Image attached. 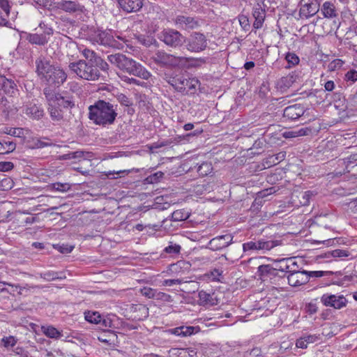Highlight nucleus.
<instances>
[{
    "mask_svg": "<svg viewBox=\"0 0 357 357\" xmlns=\"http://www.w3.org/2000/svg\"><path fill=\"white\" fill-rule=\"evenodd\" d=\"M107 60L119 69L130 75L147 80L151 77V73L141 63L123 54H114L107 56Z\"/></svg>",
    "mask_w": 357,
    "mask_h": 357,
    "instance_id": "1",
    "label": "nucleus"
},
{
    "mask_svg": "<svg viewBox=\"0 0 357 357\" xmlns=\"http://www.w3.org/2000/svg\"><path fill=\"white\" fill-rule=\"evenodd\" d=\"M116 115L114 106L103 100L89 107V119L97 125L112 124Z\"/></svg>",
    "mask_w": 357,
    "mask_h": 357,
    "instance_id": "2",
    "label": "nucleus"
},
{
    "mask_svg": "<svg viewBox=\"0 0 357 357\" xmlns=\"http://www.w3.org/2000/svg\"><path fill=\"white\" fill-rule=\"evenodd\" d=\"M45 94L48 102V112L53 121H59L63 118L64 109L73 107L68 99L59 93L45 90Z\"/></svg>",
    "mask_w": 357,
    "mask_h": 357,
    "instance_id": "3",
    "label": "nucleus"
},
{
    "mask_svg": "<svg viewBox=\"0 0 357 357\" xmlns=\"http://www.w3.org/2000/svg\"><path fill=\"white\" fill-rule=\"evenodd\" d=\"M68 68L73 73L83 79L95 81L100 77L98 68L92 63L84 60L69 62Z\"/></svg>",
    "mask_w": 357,
    "mask_h": 357,
    "instance_id": "4",
    "label": "nucleus"
},
{
    "mask_svg": "<svg viewBox=\"0 0 357 357\" xmlns=\"http://www.w3.org/2000/svg\"><path fill=\"white\" fill-rule=\"evenodd\" d=\"M258 275L263 282H269L275 285V288L282 289L286 284V276L280 274L279 271L271 264H263L257 268Z\"/></svg>",
    "mask_w": 357,
    "mask_h": 357,
    "instance_id": "5",
    "label": "nucleus"
},
{
    "mask_svg": "<svg viewBox=\"0 0 357 357\" xmlns=\"http://www.w3.org/2000/svg\"><path fill=\"white\" fill-rule=\"evenodd\" d=\"M281 243L282 241L280 240H268L265 238L253 239L252 241L244 243L243 244V250L245 252L259 251L265 252L281 245Z\"/></svg>",
    "mask_w": 357,
    "mask_h": 357,
    "instance_id": "6",
    "label": "nucleus"
},
{
    "mask_svg": "<svg viewBox=\"0 0 357 357\" xmlns=\"http://www.w3.org/2000/svg\"><path fill=\"white\" fill-rule=\"evenodd\" d=\"M158 38L166 45L174 48L181 47L185 41V37L173 29H163L158 33Z\"/></svg>",
    "mask_w": 357,
    "mask_h": 357,
    "instance_id": "7",
    "label": "nucleus"
},
{
    "mask_svg": "<svg viewBox=\"0 0 357 357\" xmlns=\"http://www.w3.org/2000/svg\"><path fill=\"white\" fill-rule=\"evenodd\" d=\"M186 49L195 53H199L205 50L208 45L206 36L199 32H193L189 38L184 41Z\"/></svg>",
    "mask_w": 357,
    "mask_h": 357,
    "instance_id": "8",
    "label": "nucleus"
},
{
    "mask_svg": "<svg viewBox=\"0 0 357 357\" xmlns=\"http://www.w3.org/2000/svg\"><path fill=\"white\" fill-rule=\"evenodd\" d=\"M291 287H300L308 282L307 271H298L294 267L286 276V281Z\"/></svg>",
    "mask_w": 357,
    "mask_h": 357,
    "instance_id": "9",
    "label": "nucleus"
},
{
    "mask_svg": "<svg viewBox=\"0 0 357 357\" xmlns=\"http://www.w3.org/2000/svg\"><path fill=\"white\" fill-rule=\"evenodd\" d=\"M321 302L326 307L341 309L347 305V300L342 295L324 294L321 297Z\"/></svg>",
    "mask_w": 357,
    "mask_h": 357,
    "instance_id": "10",
    "label": "nucleus"
},
{
    "mask_svg": "<svg viewBox=\"0 0 357 357\" xmlns=\"http://www.w3.org/2000/svg\"><path fill=\"white\" fill-rule=\"evenodd\" d=\"M94 40L102 45L120 48L111 31H98L95 33Z\"/></svg>",
    "mask_w": 357,
    "mask_h": 357,
    "instance_id": "11",
    "label": "nucleus"
},
{
    "mask_svg": "<svg viewBox=\"0 0 357 357\" xmlns=\"http://www.w3.org/2000/svg\"><path fill=\"white\" fill-rule=\"evenodd\" d=\"M232 241L233 236L231 234L218 236L210 240L206 248L211 250H220L231 245Z\"/></svg>",
    "mask_w": 357,
    "mask_h": 357,
    "instance_id": "12",
    "label": "nucleus"
},
{
    "mask_svg": "<svg viewBox=\"0 0 357 357\" xmlns=\"http://www.w3.org/2000/svg\"><path fill=\"white\" fill-rule=\"evenodd\" d=\"M199 84V82L197 78H185L178 77L174 80V85L177 90L182 92H188L192 89H195Z\"/></svg>",
    "mask_w": 357,
    "mask_h": 357,
    "instance_id": "13",
    "label": "nucleus"
},
{
    "mask_svg": "<svg viewBox=\"0 0 357 357\" xmlns=\"http://www.w3.org/2000/svg\"><path fill=\"white\" fill-rule=\"evenodd\" d=\"M153 59L157 63L162 66H178V57L162 51H158L153 56Z\"/></svg>",
    "mask_w": 357,
    "mask_h": 357,
    "instance_id": "14",
    "label": "nucleus"
},
{
    "mask_svg": "<svg viewBox=\"0 0 357 357\" xmlns=\"http://www.w3.org/2000/svg\"><path fill=\"white\" fill-rule=\"evenodd\" d=\"M67 78L65 71L60 67H54L47 78L45 79L50 84L60 85L63 84Z\"/></svg>",
    "mask_w": 357,
    "mask_h": 357,
    "instance_id": "15",
    "label": "nucleus"
},
{
    "mask_svg": "<svg viewBox=\"0 0 357 357\" xmlns=\"http://www.w3.org/2000/svg\"><path fill=\"white\" fill-rule=\"evenodd\" d=\"M267 10L262 7L260 3H257L254 7L252 15L255 18L253 23V28L255 29H261L263 26L265 17L266 11Z\"/></svg>",
    "mask_w": 357,
    "mask_h": 357,
    "instance_id": "16",
    "label": "nucleus"
},
{
    "mask_svg": "<svg viewBox=\"0 0 357 357\" xmlns=\"http://www.w3.org/2000/svg\"><path fill=\"white\" fill-rule=\"evenodd\" d=\"M121 9L127 13L139 11L144 5V0H118Z\"/></svg>",
    "mask_w": 357,
    "mask_h": 357,
    "instance_id": "17",
    "label": "nucleus"
},
{
    "mask_svg": "<svg viewBox=\"0 0 357 357\" xmlns=\"http://www.w3.org/2000/svg\"><path fill=\"white\" fill-rule=\"evenodd\" d=\"M297 263L290 259H282L275 263L273 268L282 275L287 276L294 267H297Z\"/></svg>",
    "mask_w": 357,
    "mask_h": 357,
    "instance_id": "18",
    "label": "nucleus"
},
{
    "mask_svg": "<svg viewBox=\"0 0 357 357\" xmlns=\"http://www.w3.org/2000/svg\"><path fill=\"white\" fill-rule=\"evenodd\" d=\"M174 23L183 29H193L199 26V23L195 18L183 15L177 16Z\"/></svg>",
    "mask_w": 357,
    "mask_h": 357,
    "instance_id": "19",
    "label": "nucleus"
},
{
    "mask_svg": "<svg viewBox=\"0 0 357 357\" xmlns=\"http://www.w3.org/2000/svg\"><path fill=\"white\" fill-rule=\"evenodd\" d=\"M206 62V59L202 57H178V66H182L186 68H198L202 66Z\"/></svg>",
    "mask_w": 357,
    "mask_h": 357,
    "instance_id": "20",
    "label": "nucleus"
},
{
    "mask_svg": "<svg viewBox=\"0 0 357 357\" xmlns=\"http://www.w3.org/2000/svg\"><path fill=\"white\" fill-rule=\"evenodd\" d=\"M54 67L46 60H39L36 62L37 73L41 79L45 80L47 78V75H50Z\"/></svg>",
    "mask_w": 357,
    "mask_h": 357,
    "instance_id": "21",
    "label": "nucleus"
},
{
    "mask_svg": "<svg viewBox=\"0 0 357 357\" xmlns=\"http://www.w3.org/2000/svg\"><path fill=\"white\" fill-rule=\"evenodd\" d=\"M55 9H60L68 13L82 11V6L73 1H61L56 3Z\"/></svg>",
    "mask_w": 357,
    "mask_h": 357,
    "instance_id": "22",
    "label": "nucleus"
},
{
    "mask_svg": "<svg viewBox=\"0 0 357 357\" xmlns=\"http://www.w3.org/2000/svg\"><path fill=\"white\" fill-rule=\"evenodd\" d=\"M16 91V84L11 79H7L4 76H0V93L13 95Z\"/></svg>",
    "mask_w": 357,
    "mask_h": 357,
    "instance_id": "23",
    "label": "nucleus"
},
{
    "mask_svg": "<svg viewBox=\"0 0 357 357\" xmlns=\"http://www.w3.org/2000/svg\"><path fill=\"white\" fill-rule=\"evenodd\" d=\"M318 10L319 7L316 3H305L301 6L299 10V14L301 17L307 19L310 17H312L314 15H315Z\"/></svg>",
    "mask_w": 357,
    "mask_h": 357,
    "instance_id": "24",
    "label": "nucleus"
},
{
    "mask_svg": "<svg viewBox=\"0 0 357 357\" xmlns=\"http://www.w3.org/2000/svg\"><path fill=\"white\" fill-rule=\"evenodd\" d=\"M69 48L73 50L77 49L82 56L89 61V62L91 63V61H95L97 58L96 54L93 50L85 48L83 46H78L76 43H70Z\"/></svg>",
    "mask_w": 357,
    "mask_h": 357,
    "instance_id": "25",
    "label": "nucleus"
},
{
    "mask_svg": "<svg viewBox=\"0 0 357 357\" xmlns=\"http://www.w3.org/2000/svg\"><path fill=\"white\" fill-rule=\"evenodd\" d=\"M303 114V109L297 105L289 106L284 110V116L291 119H296L302 116Z\"/></svg>",
    "mask_w": 357,
    "mask_h": 357,
    "instance_id": "26",
    "label": "nucleus"
},
{
    "mask_svg": "<svg viewBox=\"0 0 357 357\" xmlns=\"http://www.w3.org/2000/svg\"><path fill=\"white\" fill-rule=\"evenodd\" d=\"M199 301L203 305H214L217 304V299L214 297V294H211L204 290H201L198 294Z\"/></svg>",
    "mask_w": 357,
    "mask_h": 357,
    "instance_id": "27",
    "label": "nucleus"
},
{
    "mask_svg": "<svg viewBox=\"0 0 357 357\" xmlns=\"http://www.w3.org/2000/svg\"><path fill=\"white\" fill-rule=\"evenodd\" d=\"M319 340V337L317 335H303L296 340V345L298 348L306 349L309 344L314 343Z\"/></svg>",
    "mask_w": 357,
    "mask_h": 357,
    "instance_id": "28",
    "label": "nucleus"
},
{
    "mask_svg": "<svg viewBox=\"0 0 357 357\" xmlns=\"http://www.w3.org/2000/svg\"><path fill=\"white\" fill-rule=\"evenodd\" d=\"M321 11L326 18H333L337 16L335 6L330 1H325L323 3Z\"/></svg>",
    "mask_w": 357,
    "mask_h": 357,
    "instance_id": "29",
    "label": "nucleus"
},
{
    "mask_svg": "<svg viewBox=\"0 0 357 357\" xmlns=\"http://www.w3.org/2000/svg\"><path fill=\"white\" fill-rule=\"evenodd\" d=\"M310 132L307 128H296L291 130L284 131L282 136L284 138H295L298 137L307 135Z\"/></svg>",
    "mask_w": 357,
    "mask_h": 357,
    "instance_id": "30",
    "label": "nucleus"
},
{
    "mask_svg": "<svg viewBox=\"0 0 357 357\" xmlns=\"http://www.w3.org/2000/svg\"><path fill=\"white\" fill-rule=\"evenodd\" d=\"M25 113L29 116L35 119H39L43 116V109L36 105H30L29 106H27Z\"/></svg>",
    "mask_w": 357,
    "mask_h": 357,
    "instance_id": "31",
    "label": "nucleus"
},
{
    "mask_svg": "<svg viewBox=\"0 0 357 357\" xmlns=\"http://www.w3.org/2000/svg\"><path fill=\"white\" fill-rule=\"evenodd\" d=\"M41 278L47 281H52L54 280H63L66 278V275L63 273L61 272H54L52 271H49L40 274Z\"/></svg>",
    "mask_w": 357,
    "mask_h": 357,
    "instance_id": "32",
    "label": "nucleus"
},
{
    "mask_svg": "<svg viewBox=\"0 0 357 357\" xmlns=\"http://www.w3.org/2000/svg\"><path fill=\"white\" fill-rule=\"evenodd\" d=\"M41 330L43 333L50 338L58 339L62 336L61 332L52 326H43Z\"/></svg>",
    "mask_w": 357,
    "mask_h": 357,
    "instance_id": "33",
    "label": "nucleus"
},
{
    "mask_svg": "<svg viewBox=\"0 0 357 357\" xmlns=\"http://www.w3.org/2000/svg\"><path fill=\"white\" fill-rule=\"evenodd\" d=\"M28 40L30 43L36 45H44L47 43V38H45V35L39 33V31L36 33L29 34Z\"/></svg>",
    "mask_w": 357,
    "mask_h": 357,
    "instance_id": "34",
    "label": "nucleus"
},
{
    "mask_svg": "<svg viewBox=\"0 0 357 357\" xmlns=\"http://www.w3.org/2000/svg\"><path fill=\"white\" fill-rule=\"evenodd\" d=\"M350 255V252L347 250H340V249H337V250H333L332 252H328L327 253L325 254L324 256L323 255H319L318 256V258H329V257H340V258H342V257H347Z\"/></svg>",
    "mask_w": 357,
    "mask_h": 357,
    "instance_id": "35",
    "label": "nucleus"
},
{
    "mask_svg": "<svg viewBox=\"0 0 357 357\" xmlns=\"http://www.w3.org/2000/svg\"><path fill=\"white\" fill-rule=\"evenodd\" d=\"M84 318L87 321L95 324H100L102 320V316L98 312H85Z\"/></svg>",
    "mask_w": 357,
    "mask_h": 357,
    "instance_id": "36",
    "label": "nucleus"
},
{
    "mask_svg": "<svg viewBox=\"0 0 357 357\" xmlns=\"http://www.w3.org/2000/svg\"><path fill=\"white\" fill-rule=\"evenodd\" d=\"M331 275H342L341 272H333V271H307V275L308 278V281L310 278H321L323 276H328Z\"/></svg>",
    "mask_w": 357,
    "mask_h": 357,
    "instance_id": "37",
    "label": "nucleus"
},
{
    "mask_svg": "<svg viewBox=\"0 0 357 357\" xmlns=\"http://www.w3.org/2000/svg\"><path fill=\"white\" fill-rule=\"evenodd\" d=\"M197 172L202 176H206L209 175L213 172V166L211 162H202L197 167Z\"/></svg>",
    "mask_w": 357,
    "mask_h": 357,
    "instance_id": "38",
    "label": "nucleus"
},
{
    "mask_svg": "<svg viewBox=\"0 0 357 357\" xmlns=\"http://www.w3.org/2000/svg\"><path fill=\"white\" fill-rule=\"evenodd\" d=\"M181 337H188L200 331L199 326H181Z\"/></svg>",
    "mask_w": 357,
    "mask_h": 357,
    "instance_id": "39",
    "label": "nucleus"
},
{
    "mask_svg": "<svg viewBox=\"0 0 357 357\" xmlns=\"http://www.w3.org/2000/svg\"><path fill=\"white\" fill-rule=\"evenodd\" d=\"M16 148V145L13 142H0V155L8 154L13 152Z\"/></svg>",
    "mask_w": 357,
    "mask_h": 357,
    "instance_id": "40",
    "label": "nucleus"
},
{
    "mask_svg": "<svg viewBox=\"0 0 357 357\" xmlns=\"http://www.w3.org/2000/svg\"><path fill=\"white\" fill-rule=\"evenodd\" d=\"M48 188L50 190H54L56 191L64 192L68 191L70 189L71 185L68 183L57 182V183H52L51 185H50L48 186Z\"/></svg>",
    "mask_w": 357,
    "mask_h": 357,
    "instance_id": "41",
    "label": "nucleus"
},
{
    "mask_svg": "<svg viewBox=\"0 0 357 357\" xmlns=\"http://www.w3.org/2000/svg\"><path fill=\"white\" fill-rule=\"evenodd\" d=\"M285 60L288 63L287 68H289L298 65L300 61L299 57L293 52L287 53Z\"/></svg>",
    "mask_w": 357,
    "mask_h": 357,
    "instance_id": "42",
    "label": "nucleus"
},
{
    "mask_svg": "<svg viewBox=\"0 0 357 357\" xmlns=\"http://www.w3.org/2000/svg\"><path fill=\"white\" fill-rule=\"evenodd\" d=\"M294 82V77L292 75H289L286 77H282L278 84L280 88H289Z\"/></svg>",
    "mask_w": 357,
    "mask_h": 357,
    "instance_id": "43",
    "label": "nucleus"
},
{
    "mask_svg": "<svg viewBox=\"0 0 357 357\" xmlns=\"http://www.w3.org/2000/svg\"><path fill=\"white\" fill-rule=\"evenodd\" d=\"M181 250V247L178 244L173 243L172 242L169 243V245L167 246L163 252L169 254V255H178L180 253Z\"/></svg>",
    "mask_w": 357,
    "mask_h": 357,
    "instance_id": "44",
    "label": "nucleus"
},
{
    "mask_svg": "<svg viewBox=\"0 0 357 357\" xmlns=\"http://www.w3.org/2000/svg\"><path fill=\"white\" fill-rule=\"evenodd\" d=\"M0 10L1 13H4L3 18L8 22V18L10 14V6L8 0H0Z\"/></svg>",
    "mask_w": 357,
    "mask_h": 357,
    "instance_id": "45",
    "label": "nucleus"
},
{
    "mask_svg": "<svg viewBox=\"0 0 357 357\" xmlns=\"http://www.w3.org/2000/svg\"><path fill=\"white\" fill-rule=\"evenodd\" d=\"M188 218V215L183 210H176L172 214V218L174 221L178 222L185 220Z\"/></svg>",
    "mask_w": 357,
    "mask_h": 357,
    "instance_id": "46",
    "label": "nucleus"
},
{
    "mask_svg": "<svg viewBox=\"0 0 357 357\" xmlns=\"http://www.w3.org/2000/svg\"><path fill=\"white\" fill-rule=\"evenodd\" d=\"M13 181L10 177H6L0 181V190L5 191L13 187Z\"/></svg>",
    "mask_w": 357,
    "mask_h": 357,
    "instance_id": "47",
    "label": "nucleus"
},
{
    "mask_svg": "<svg viewBox=\"0 0 357 357\" xmlns=\"http://www.w3.org/2000/svg\"><path fill=\"white\" fill-rule=\"evenodd\" d=\"M1 342L4 347L8 349L13 347L17 342V339L12 335L4 337L1 339Z\"/></svg>",
    "mask_w": 357,
    "mask_h": 357,
    "instance_id": "48",
    "label": "nucleus"
},
{
    "mask_svg": "<svg viewBox=\"0 0 357 357\" xmlns=\"http://www.w3.org/2000/svg\"><path fill=\"white\" fill-rule=\"evenodd\" d=\"M344 63V61L340 59H335L328 64V69L331 71H335L340 69Z\"/></svg>",
    "mask_w": 357,
    "mask_h": 357,
    "instance_id": "49",
    "label": "nucleus"
},
{
    "mask_svg": "<svg viewBox=\"0 0 357 357\" xmlns=\"http://www.w3.org/2000/svg\"><path fill=\"white\" fill-rule=\"evenodd\" d=\"M163 173L162 172H158L154 173L145 178V182L146 183H156L160 181V179L162 177Z\"/></svg>",
    "mask_w": 357,
    "mask_h": 357,
    "instance_id": "50",
    "label": "nucleus"
},
{
    "mask_svg": "<svg viewBox=\"0 0 357 357\" xmlns=\"http://www.w3.org/2000/svg\"><path fill=\"white\" fill-rule=\"evenodd\" d=\"M257 3H260L267 10H273L277 5L275 0H258Z\"/></svg>",
    "mask_w": 357,
    "mask_h": 357,
    "instance_id": "51",
    "label": "nucleus"
},
{
    "mask_svg": "<svg viewBox=\"0 0 357 357\" xmlns=\"http://www.w3.org/2000/svg\"><path fill=\"white\" fill-rule=\"evenodd\" d=\"M139 171V169H124V170H119V171H117V172H108L107 174H106V176L108 177V178H113L114 177H111L112 175H114V174L119 175V177H122L123 176V175L126 174H128L130 172H138Z\"/></svg>",
    "mask_w": 357,
    "mask_h": 357,
    "instance_id": "52",
    "label": "nucleus"
},
{
    "mask_svg": "<svg viewBox=\"0 0 357 357\" xmlns=\"http://www.w3.org/2000/svg\"><path fill=\"white\" fill-rule=\"evenodd\" d=\"M278 158H266L262 162V167L261 169H268L277 163H279L280 161L278 160Z\"/></svg>",
    "mask_w": 357,
    "mask_h": 357,
    "instance_id": "53",
    "label": "nucleus"
},
{
    "mask_svg": "<svg viewBox=\"0 0 357 357\" xmlns=\"http://www.w3.org/2000/svg\"><path fill=\"white\" fill-rule=\"evenodd\" d=\"M157 290L150 288V287H144L141 289V293L143 296L149 298H155Z\"/></svg>",
    "mask_w": 357,
    "mask_h": 357,
    "instance_id": "54",
    "label": "nucleus"
},
{
    "mask_svg": "<svg viewBox=\"0 0 357 357\" xmlns=\"http://www.w3.org/2000/svg\"><path fill=\"white\" fill-rule=\"evenodd\" d=\"M155 299L157 301H161L163 302H169V303L173 301V299L169 294H167L166 293L161 292V291H158L156 292Z\"/></svg>",
    "mask_w": 357,
    "mask_h": 357,
    "instance_id": "55",
    "label": "nucleus"
},
{
    "mask_svg": "<svg viewBox=\"0 0 357 357\" xmlns=\"http://www.w3.org/2000/svg\"><path fill=\"white\" fill-rule=\"evenodd\" d=\"M3 286L7 285L10 287L9 289H6V291H7L8 293H9L10 294H12L13 296H15L16 294L18 295V291H20V285L13 284L6 282H3Z\"/></svg>",
    "mask_w": 357,
    "mask_h": 357,
    "instance_id": "56",
    "label": "nucleus"
},
{
    "mask_svg": "<svg viewBox=\"0 0 357 357\" xmlns=\"http://www.w3.org/2000/svg\"><path fill=\"white\" fill-rule=\"evenodd\" d=\"M36 1L40 6L51 10H54L56 5V3L53 2L52 0H36Z\"/></svg>",
    "mask_w": 357,
    "mask_h": 357,
    "instance_id": "57",
    "label": "nucleus"
},
{
    "mask_svg": "<svg viewBox=\"0 0 357 357\" xmlns=\"http://www.w3.org/2000/svg\"><path fill=\"white\" fill-rule=\"evenodd\" d=\"M345 80L347 82H355L357 80V70H351L345 74Z\"/></svg>",
    "mask_w": 357,
    "mask_h": 357,
    "instance_id": "58",
    "label": "nucleus"
},
{
    "mask_svg": "<svg viewBox=\"0 0 357 357\" xmlns=\"http://www.w3.org/2000/svg\"><path fill=\"white\" fill-rule=\"evenodd\" d=\"M94 61L101 70H102V71L108 70L109 65L107 64V63L106 61L102 60L101 58L97 57Z\"/></svg>",
    "mask_w": 357,
    "mask_h": 357,
    "instance_id": "59",
    "label": "nucleus"
},
{
    "mask_svg": "<svg viewBox=\"0 0 357 357\" xmlns=\"http://www.w3.org/2000/svg\"><path fill=\"white\" fill-rule=\"evenodd\" d=\"M40 30L43 31V35H45V38L49 40V37L53 33V30L51 27L47 26L44 24H40Z\"/></svg>",
    "mask_w": 357,
    "mask_h": 357,
    "instance_id": "60",
    "label": "nucleus"
},
{
    "mask_svg": "<svg viewBox=\"0 0 357 357\" xmlns=\"http://www.w3.org/2000/svg\"><path fill=\"white\" fill-rule=\"evenodd\" d=\"M26 132V130H24L23 128H12L10 135L21 137L24 135V132Z\"/></svg>",
    "mask_w": 357,
    "mask_h": 357,
    "instance_id": "61",
    "label": "nucleus"
},
{
    "mask_svg": "<svg viewBox=\"0 0 357 357\" xmlns=\"http://www.w3.org/2000/svg\"><path fill=\"white\" fill-rule=\"evenodd\" d=\"M13 167L14 165L11 162H0V172H8Z\"/></svg>",
    "mask_w": 357,
    "mask_h": 357,
    "instance_id": "62",
    "label": "nucleus"
},
{
    "mask_svg": "<svg viewBox=\"0 0 357 357\" xmlns=\"http://www.w3.org/2000/svg\"><path fill=\"white\" fill-rule=\"evenodd\" d=\"M13 352L20 357H29V351L21 347H16Z\"/></svg>",
    "mask_w": 357,
    "mask_h": 357,
    "instance_id": "63",
    "label": "nucleus"
},
{
    "mask_svg": "<svg viewBox=\"0 0 357 357\" xmlns=\"http://www.w3.org/2000/svg\"><path fill=\"white\" fill-rule=\"evenodd\" d=\"M261 356V349L255 347L250 351L247 352V357H260Z\"/></svg>",
    "mask_w": 357,
    "mask_h": 357,
    "instance_id": "64",
    "label": "nucleus"
}]
</instances>
